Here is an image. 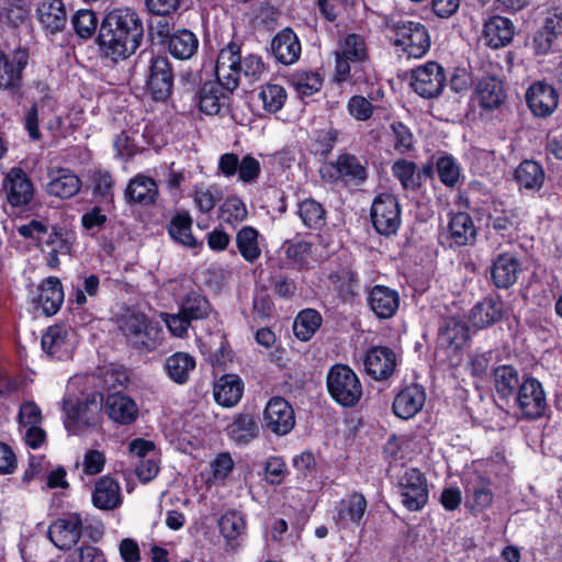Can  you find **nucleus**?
I'll list each match as a JSON object with an SVG mask.
<instances>
[{
	"label": "nucleus",
	"mask_w": 562,
	"mask_h": 562,
	"mask_svg": "<svg viewBox=\"0 0 562 562\" xmlns=\"http://www.w3.org/2000/svg\"><path fill=\"white\" fill-rule=\"evenodd\" d=\"M143 26L137 14L128 8L110 11L101 25L99 42L112 60L130 57L139 46Z\"/></svg>",
	"instance_id": "1"
},
{
	"label": "nucleus",
	"mask_w": 562,
	"mask_h": 562,
	"mask_svg": "<svg viewBox=\"0 0 562 562\" xmlns=\"http://www.w3.org/2000/svg\"><path fill=\"white\" fill-rule=\"evenodd\" d=\"M381 27L391 35L395 46L407 57L420 58L430 47V37L424 24L397 15H382Z\"/></svg>",
	"instance_id": "2"
},
{
	"label": "nucleus",
	"mask_w": 562,
	"mask_h": 562,
	"mask_svg": "<svg viewBox=\"0 0 562 562\" xmlns=\"http://www.w3.org/2000/svg\"><path fill=\"white\" fill-rule=\"evenodd\" d=\"M331 398L344 407H353L362 396V385L355 371L345 364L333 366L326 376Z\"/></svg>",
	"instance_id": "3"
},
{
	"label": "nucleus",
	"mask_w": 562,
	"mask_h": 562,
	"mask_svg": "<svg viewBox=\"0 0 562 562\" xmlns=\"http://www.w3.org/2000/svg\"><path fill=\"white\" fill-rule=\"evenodd\" d=\"M103 397L100 393H92L82 401H64L66 414L65 426L68 431L77 434L79 430L100 424L102 416Z\"/></svg>",
	"instance_id": "4"
},
{
	"label": "nucleus",
	"mask_w": 562,
	"mask_h": 562,
	"mask_svg": "<svg viewBox=\"0 0 562 562\" xmlns=\"http://www.w3.org/2000/svg\"><path fill=\"white\" fill-rule=\"evenodd\" d=\"M402 504L411 512L420 510L428 502V485L424 473L411 468L404 471L397 484Z\"/></svg>",
	"instance_id": "5"
},
{
	"label": "nucleus",
	"mask_w": 562,
	"mask_h": 562,
	"mask_svg": "<svg viewBox=\"0 0 562 562\" xmlns=\"http://www.w3.org/2000/svg\"><path fill=\"white\" fill-rule=\"evenodd\" d=\"M371 220L379 234L385 236L395 234L402 222L397 199L389 193L376 195L371 206Z\"/></svg>",
	"instance_id": "6"
},
{
	"label": "nucleus",
	"mask_w": 562,
	"mask_h": 562,
	"mask_svg": "<svg viewBox=\"0 0 562 562\" xmlns=\"http://www.w3.org/2000/svg\"><path fill=\"white\" fill-rule=\"evenodd\" d=\"M42 349L50 358L66 360L77 346L75 330L65 325L49 326L42 335Z\"/></svg>",
	"instance_id": "7"
},
{
	"label": "nucleus",
	"mask_w": 562,
	"mask_h": 562,
	"mask_svg": "<svg viewBox=\"0 0 562 562\" xmlns=\"http://www.w3.org/2000/svg\"><path fill=\"white\" fill-rule=\"evenodd\" d=\"M261 172V165L251 155H245L239 159L235 153H225L220 156L217 162V173L225 178L238 177L243 183L255 182Z\"/></svg>",
	"instance_id": "8"
},
{
	"label": "nucleus",
	"mask_w": 562,
	"mask_h": 562,
	"mask_svg": "<svg viewBox=\"0 0 562 562\" xmlns=\"http://www.w3.org/2000/svg\"><path fill=\"white\" fill-rule=\"evenodd\" d=\"M2 191L11 206L20 207L29 204L34 196V186L20 167L11 168L2 181Z\"/></svg>",
	"instance_id": "9"
},
{
	"label": "nucleus",
	"mask_w": 562,
	"mask_h": 562,
	"mask_svg": "<svg viewBox=\"0 0 562 562\" xmlns=\"http://www.w3.org/2000/svg\"><path fill=\"white\" fill-rule=\"evenodd\" d=\"M82 524L80 514L70 513L50 524L48 538L58 549L69 550L79 541Z\"/></svg>",
	"instance_id": "10"
},
{
	"label": "nucleus",
	"mask_w": 562,
	"mask_h": 562,
	"mask_svg": "<svg viewBox=\"0 0 562 562\" xmlns=\"http://www.w3.org/2000/svg\"><path fill=\"white\" fill-rule=\"evenodd\" d=\"M265 427L278 436L289 434L295 425V415L292 406L282 397H272L263 412Z\"/></svg>",
	"instance_id": "11"
},
{
	"label": "nucleus",
	"mask_w": 562,
	"mask_h": 562,
	"mask_svg": "<svg viewBox=\"0 0 562 562\" xmlns=\"http://www.w3.org/2000/svg\"><path fill=\"white\" fill-rule=\"evenodd\" d=\"M517 404L526 418L533 419L543 414L547 398L542 385L537 379H524L518 387Z\"/></svg>",
	"instance_id": "12"
},
{
	"label": "nucleus",
	"mask_w": 562,
	"mask_h": 562,
	"mask_svg": "<svg viewBox=\"0 0 562 562\" xmlns=\"http://www.w3.org/2000/svg\"><path fill=\"white\" fill-rule=\"evenodd\" d=\"M445 236L450 247L473 245L477 231L471 215L467 212L451 213Z\"/></svg>",
	"instance_id": "13"
},
{
	"label": "nucleus",
	"mask_w": 562,
	"mask_h": 562,
	"mask_svg": "<svg viewBox=\"0 0 562 562\" xmlns=\"http://www.w3.org/2000/svg\"><path fill=\"white\" fill-rule=\"evenodd\" d=\"M397 359L395 352L384 346L372 347L366 352L363 367L366 372L374 380H386L396 368Z\"/></svg>",
	"instance_id": "14"
},
{
	"label": "nucleus",
	"mask_w": 562,
	"mask_h": 562,
	"mask_svg": "<svg viewBox=\"0 0 562 562\" xmlns=\"http://www.w3.org/2000/svg\"><path fill=\"white\" fill-rule=\"evenodd\" d=\"M366 513V497L360 493H351L338 502L335 521L340 528L359 527Z\"/></svg>",
	"instance_id": "15"
},
{
	"label": "nucleus",
	"mask_w": 562,
	"mask_h": 562,
	"mask_svg": "<svg viewBox=\"0 0 562 562\" xmlns=\"http://www.w3.org/2000/svg\"><path fill=\"white\" fill-rule=\"evenodd\" d=\"M321 172L324 178L347 177L359 182H363L368 177L366 164L350 154L339 155L335 161L324 166Z\"/></svg>",
	"instance_id": "16"
},
{
	"label": "nucleus",
	"mask_w": 562,
	"mask_h": 562,
	"mask_svg": "<svg viewBox=\"0 0 562 562\" xmlns=\"http://www.w3.org/2000/svg\"><path fill=\"white\" fill-rule=\"evenodd\" d=\"M526 100L530 111L539 117L551 115L559 103L555 89L544 82L533 83L527 90Z\"/></svg>",
	"instance_id": "17"
},
{
	"label": "nucleus",
	"mask_w": 562,
	"mask_h": 562,
	"mask_svg": "<svg viewBox=\"0 0 562 562\" xmlns=\"http://www.w3.org/2000/svg\"><path fill=\"white\" fill-rule=\"evenodd\" d=\"M261 67V57L255 54L241 56L238 45L228 44L220 52L215 70H258Z\"/></svg>",
	"instance_id": "18"
},
{
	"label": "nucleus",
	"mask_w": 562,
	"mask_h": 562,
	"mask_svg": "<svg viewBox=\"0 0 562 562\" xmlns=\"http://www.w3.org/2000/svg\"><path fill=\"white\" fill-rule=\"evenodd\" d=\"M104 409L110 419L121 425H130L138 416V406L135 401L120 392L108 395Z\"/></svg>",
	"instance_id": "19"
},
{
	"label": "nucleus",
	"mask_w": 562,
	"mask_h": 562,
	"mask_svg": "<svg viewBox=\"0 0 562 562\" xmlns=\"http://www.w3.org/2000/svg\"><path fill=\"white\" fill-rule=\"evenodd\" d=\"M46 191L49 195L69 199L76 195L81 188V181L72 171L66 168L50 169L47 173Z\"/></svg>",
	"instance_id": "20"
},
{
	"label": "nucleus",
	"mask_w": 562,
	"mask_h": 562,
	"mask_svg": "<svg viewBox=\"0 0 562 562\" xmlns=\"http://www.w3.org/2000/svg\"><path fill=\"white\" fill-rule=\"evenodd\" d=\"M426 393L419 385L403 389L394 398L393 412L402 419L414 417L424 406Z\"/></svg>",
	"instance_id": "21"
},
{
	"label": "nucleus",
	"mask_w": 562,
	"mask_h": 562,
	"mask_svg": "<svg viewBox=\"0 0 562 562\" xmlns=\"http://www.w3.org/2000/svg\"><path fill=\"white\" fill-rule=\"evenodd\" d=\"M119 327L135 346L150 347L146 340L149 336V321L143 313L126 311L120 318Z\"/></svg>",
	"instance_id": "22"
},
{
	"label": "nucleus",
	"mask_w": 562,
	"mask_h": 562,
	"mask_svg": "<svg viewBox=\"0 0 562 562\" xmlns=\"http://www.w3.org/2000/svg\"><path fill=\"white\" fill-rule=\"evenodd\" d=\"M41 24L50 33L59 32L67 22V13L61 0H34Z\"/></svg>",
	"instance_id": "23"
},
{
	"label": "nucleus",
	"mask_w": 562,
	"mask_h": 562,
	"mask_svg": "<svg viewBox=\"0 0 562 562\" xmlns=\"http://www.w3.org/2000/svg\"><path fill=\"white\" fill-rule=\"evenodd\" d=\"M513 22L504 16H492L484 23L482 41L492 48L504 47L514 36Z\"/></svg>",
	"instance_id": "24"
},
{
	"label": "nucleus",
	"mask_w": 562,
	"mask_h": 562,
	"mask_svg": "<svg viewBox=\"0 0 562 562\" xmlns=\"http://www.w3.org/2000/svg\"><path fill=\"white\" fill-rule=\"evenodd\" d=\"M368 304L379 318H390L400 306V295L389 286L375 285L368 294Z\"/></svg>",
	"instance_id": "25"
},
{
	"label": "nucleus",
	"mask_w": 562,
	"mask_h": 562,
	"mask_svg": "<svg viewBox=\"0 0 562 562\" xmlns=\"http://www.w3.org/2000/svg\"><path fill=\"white\" fill-rule=\"evenodd\" d=\"M124 194L128 203L149 205L158 198V186L153 178L138 173L130 180Z\"/></svg>",
	"instance_id": "26"
},
{
	"label": "nucleus",
	"mask_w": 562,
	"mask_h": 562,
	"mask_svg": "<svg viewBox=\"0 0 562 562\" xmlns=\"http://www.w3.org/2000/svg\"><path fill=\"white\" fill-rule=\"evenodd\" d=\"M271 47L276 59L284 66L293 65L301 55L300 41L290 29L280 31L274 36Z\"/></svg>",
	"instance_id": "27"
},
{
	"label": "nucleus",
	"mask_w": 562,
	"mask_h": 562,
	"mask_svg": "<svg viewBox=\"0 0 562 562\" xmlns=\"http://www.w3.org/2000/svg\"><path fill=\"white\" fill-rule=\"evenodd\" d=\"M504 314V304L499 299L485 297L471 310L469 319L471 324L481 329L498 322Z\"/></svg>",
	"instance_id": "28"
},
{
	"label": "nucleus",
	"mask_w": 562,
	"mask_h": 562,
	"mask_svg": "<svg viewBox=\"0 0 562 562\" xmlns=\"http://www.w3.org/2000/svg\"><path fill=\"white\" fill-rule=\"evenodd\" d=\"M77 236L74 231L66 227H54L49 234L46 245L50 248L47 257V265L56 268L59 265L58 255H70Z\"/></svg>",
	"instance_id": "29"
},
{
	"label": "nucleus",
	"mask_w": 562,
	"mask_h": 562,
	"mask_svg": "<svg viewBox=\"0 0 562 562\" xmlns=\"http://www.w3.org/2000/svg\"><path fill=\"white\" fill-rule=\"evenodd\" d=\"M64 301L63 286L58 278L48 277L38 286L36 305L46 315H54L58 312Z\"/></svg>",
	"instance_id": "30"
},
{
	"label": "nucleus",
	"mask_w": 562,
	"mask_h": 562,
	"mask_svg": "<svg viewBox=\"0 0 562 562\" xmlns=\"http://www.w3.org/2000/svg\"><path fill=\"white\" fill-rule=\"evenodd\" d=\"M520 272L518 259L508 252L497 256L492 268V279L497 288L507 289L513 285Z\"/></svg>",
	"instance_id": "31"
},
{
	"label": "nucleus",
	"mask_w": 562,
	"mask_h": 562,
	"mask_svg": "<svg viewBox=\"0 0 562 562\" xmlns=\"http://www.w3.org/2000/svg\"><path fill=\"white\" fill-rule=\"evenodd\" d=\"M244 384L236 374H225L221 376L214 385L215 401L225 407L235 406L241 398Z\"/></svg>",
	"instance_id": "32"
},
{
	"label": "nucleus",
	"mask_w": 562,
	"mask_h": 562,
	"mask_svg": "<svg viewBox=\"0 0 562 562\" xmlns=\"http://www.w3.org/2000/svg\"><path fill=\"white\" fill-rule=\"evenodd\" d=\"M223 87L217 80H205L198 93L200 112L206 115H216L222 108V101L226 99Z\"/></svg>",
	"instance_id": "33"
},
{
	"label": "nucleus",
	"mask_w": 562,
	"mask_h": 562,
	"mask_svg": "<svg viewBox=\"0 0 562 562\" xmlns=\"http://www.w3.org/2000/svg\"><path fill=\"white\" fill-rule=\"evenodd\" d=\"M479 103L491 110L499 106L505 100L503 83L493 75L484 76L476 86Z\"/></svg>",
	"instance_id": "34"
},
{
	"label": "nucleus",
	"mask_w": 562,
	"mask_h": 562,
	"mask_svg": "<svg viewBox=\"0 0 562 562\" xmlns=\"http://www.w3.org/2000/svg\"><path fill=\"white\" fill-rule=\"evenodd\" d=\"M235 243L245 261L254 263L261 256V238L259 232L252 226L241 227L235 237Z\"/></svg>",
	"instance_id": "35"
},
{
	"label": "nucleus",
	"mask_w": 562,
	"mask_h": 562,
	"mask_svg": "<svg viewBox=\"0 0 562 562\" xmlns=\"http://www.w3.org/2000/svg\"><path fill=\"white\" fill-rule=\"evenodd\" d=\"M92 502L100 509H113L119 506L121 503L119 483L109 476H102L95 484Z\"/></svg>",
	"instance_id": "36"
},
{
	"label": "nucleus",
	"mask_w": 562,
	"mask_h": 562,
	"mask_svg": "<svg viewBox=\"0 0 562 562\" xmlns=\"http://www.w3.org/2000/svg\"><path fill=\"white\" fill-rule=\"evenodd\" d=\"M465 494L471 501V506L477 510L487 508L493 502L490 481L479 474L469 476L465 484Z\"/></svg>",
	"instance_id": "37"
},
{
	"label": "nucleus",
	"mask_w": 562,
	"mask_h": 562,
	"mask_svg": "<svg viewBox=\"0 0 562 562\" xmlns=\"http://www.w3.org/2000/svg\"><path fill=\"white\" fill-rule=\"evenodd\" d=\"M515 179L519 188L538 191L544 183L546 173L539 162L535 160H524L515 170Z\"/></svg>",
	"instance_id": "38"
},
{
	"label": "nucleus",
	"mask_w": 562,
	"mask_h": 562,
	"mask_svg": "<svg viewBox=\"0 0 562 562\" xmlns=\"http://www.w3.org/2000/svg\"><path fill=\"white\" fill-rule=\"evenodd\" d=\"M194 369L195 359L187 352H176L165 363L168 376L177 384L187 383Z\"/></svg>",
	"instance_id": "39"
},
{
	"label": "nucleus",
	"mask_w": 562,
	"mask_h": 562,
	"mask_svg": "<svg viewBox=\"0 0 562 562\" xmlns=\"http://www.w3.org/2000/svg\"><path fill=\"white\" fill-rule=\"evenodd\" d=\"M367 58V49L363 40L355 34H350L345 38L341 53L336 52L337 70H348L349 61H363Z\"/></svg>",
	"instance_id": "40"
},
{
	"label": "nucleus",
	"mask_w": 562,
	"mask_h": 562,
	"mask_svg": "<svg viewBox=\"0 0 562 562\" xmlns=\"http://www.w3.org/2000/svg\"><path fill=\"white\" fill-rule=\"evenodd\" d=\"M445 72H412L411 87L423 98H434L443 88Z\"/></svg>",
	"instance_id": "41"
},
{
	"label": "nucleus",
	"mask_w": 562,
	"mask_h": 562,
	"mask_svg": "<svg viewBox=\"0 0 562 562\" xmlns=\"http://www.w3.org/2000/svg\"><path fill=\"white\" fill-rule=\"evenodd\" d=\"M468 339V327L461 321L451 317L443 321L440 331V344L453 349H460Z\"/></svg>",
	"instance_id": "42"
},
{
	"label": "nucleus",
	"mask_w": 562,
	"mask_h": 562,
	"mask_svg": "<svg viewBox=\"0 0 562 562\" xmlns=\"http://www.w3.org/2000/svg\"><path fill=\"white\" fill-rule=\"evenodd\" d=\"M168 233L170 237L190 248L199 245L198 240L192 235V218L188 213H178L169 222Z\"/></svg>",
	"instance_id": "43"
},
{
	"label": "nucleus",
	"mask_w": 562,
	"mask_h": 562,
	"mask_svg": "<svg viewBox=\"0 0 562 562\" xmlns=\"http://www.w3.org/2000/svg\"><path fill=\"white\" fill-rule=\"evenodd\" d=\"M322 315L312 308L301 311L293 325L294 335L302 341H307L322 325Z\"/></svg>",
	"instance_id": "44"
},
{
	"label": "nucleus",
	"mask_w": 562,
	"mask_h": 562,
	"mask_svg": "<svg viewBox=\"0 0 562 562\" xmlns=\"http://www.w3.org/2000/svg\"><path fill=\"white\" fill-rule=\"evenodd\" d=\"M297 215L302 223L310 228H321L326 224V211L314 199H304L297 205Z\"/></svg>",
	"instance_id": "45"
},
{
	"label": "nucleus",
	"mask_w": 562,
	"mask_h": 562,
	"mask_svg": "<svg viewBox=\"0 0 562 562\" xmlns=\"http://www.w3.org/2000/svg\"><path fill=\"white\" fill-rule=\"evenodd\" d=\"M228 436L237 443H248L258 434V426L251 415H238L227 426Z\"/></svg>",
	"instance_id": "46"
},
{
	"label": "nucleus",
	"mask_w": 562,
	"mask_h": 562,
	"mask_svg": "<svg viewBox=\"0 0 562 562\" xmlns=\"http://www.w3.org/2000/svg\"><path fill=\"white\" fill-rule=\"evenodd\" d=\"M196 48L198 38L188 30L177 32L169 40V52L178 59H189L196 52Z\"/></svg>",
	"instance_id": "47"
},
{
	"label": "nucleus",
	"mask_w": 562,
	"mask_h": 562,
	"mask_svg": "<svg viewBox=\"0 0 562 562\" xmlns=\"http://www.w3.org/2000/svg\"><path fill=\"white\" fill-rule=\"evenodd\" d=\"M494 383L502 397L510 396L520 385L517 370L512 366H499L494 370Z\"/></svg>",
	"instance_id": "48"
},
{
	"label": "nucleus",
	"mask_w": 562,
	"mask_h": 562,
	"mask_svg": "<svg viewBox=\"0 0 562 562\" xmlns=\"http://www.w3.org/2000/svg\"><path fill=\"white\" fill-rule=\"evenodd\" d=\"M247 215L246 204L238 196H228L220 209L221 221L233 227L245 221Z\"/></svg>",
	"instance_id": "49"
},
{
	"label": "nucleus",
	"mask_w": 562,
	"mask_h": 562,
	"mask_svg": "<svg viewBox=\"0 0 562 562\" xmlns=\"http://www.w3.org/2000/svg\"><path fill=\"white\" fill-rule=\"evenodd\" d=\"M180 311L192 322L205 318L211 311V306L204 296L192 291L183 299Z\"/></svg>",
	"instance_id": "50"
},
{
	"label": "nucleus",
	"mask_w": 562,
	"mask_h": 562,
	"mask_svg": "<svg viewBox=\"0 0 562 562\" xmlns=\"http://www.w3.org/2000/svg\"><path fill=\"white\" fill-rule=\"evenodd\" d=\"M218 527L224 539L227 542H232L245 532L246 521L240 513L232 510L221 517Z\"/></svg>",
	"instance_id": "51"
},
{
	"label": "nucleus",
	"mask_w": 562,
	"mask_h": 562,
	"mask_svg": "<svg viewBox=\"0 0 562 562\" xmlns=\"http://www.w3.org/2000/svg\"><path fill=\"white\" fill-rule=\"evenodd\" d=\"M488 225L503 237L513 238L517 235L518 222L513 211H495L488 216Z\"/></svg>",
	"instance_id": "52"
},
{
	"label": "nucleus",
	"mask_w": 562,
	"mask_h": 562,
	"mask_svg": "<svg viewBox=\"0 0 562 562\" xmlns=\"http://www.w3.org/2000/svg\"><path fill=\"white\" fill-rule=\"evenodd\" d=\"M172 85V72H150L147 81L148 90L156 101H165L171 93Z\"/></svg>",
	"instance_id": "53"
},
{
	"label": "nucleus",
	"mask_w": 562,
	"mask_h": 562,
	"mask_svg": "<svg viewBox=\"0 0 562 562\" xmlns=\"http://www.w3.org/2000/svg\"><path fill=\"white\" fill-rule=\"evenodd\" d=\"M259 98L266 111L276 113L283 108L286 101V92L279 85H266L262 87Z\"/></svg>",
	"instance_id": "54"
},
{
	"label": "nucleus",
	"mask_w": 562,
	"mask_h": 562,
	"mask_svg": "<svg viewBox=\"0 0 562 562\" xmlns=\"http://www.w3.org/2000/svg\"><path fill=\"white\" fill-rule=\"evenodd\" d=\"M71 23L77 35L81 38H90L98 27L97 15L87 9L77 11L72 16Z\"/></svg>",
	"instance_id": "55"
},
{
	"label": "nucleus",
	"mask_w": 562,
	"mask_h": 562,
	"mask_svg": "<svg viewBox=\"0 0 562 562\" xmlns=\"http://www.w3.org/2000/svg\"><path fill=\"white\" fill-rule=\"evenodd\" d=\"M436 169L440 181L447 187H454L461 176V169L452 156H442L437 160Z\"/></svg>",
	"instance_id": "56"
},
{
	"label": "nucleus",
	"mask_w": 562,
	"mask_h": 562,
	"mask_svg": "<svg viewBox=\"0 0 562 562\" xmlns=\"http://www.w3.org/2000/svg\"><path fill=\"white\" fill-rule=\"evenodd\" d=\"M293 86L302 97H311L319 91L323 79L319 72H295L292 78Z\"/></svg>",
	"instance_id": "57"
},
{
	"label": "nucleus",
	"mask_w": 562,
	"mask_h": 562,
	"mask_svg": "<svg viewBox=\"0 0 562 562\" xmlns=\"http://www.w3.org/2000/svg\"><path fill=\"white\" fill-rule=\"evenodd\" d=\"M235 462L229 453L222 452L211 462V477L213 483L222 484L232 473Z\"/></svg>",
	"instance_id": "58"
},
{
	"label": "nucleus",
	"mask_w": 562,
	"mask_h": 562,
	"mask_svg": "<svg viewBox=\"0 0 562 562\" xmlns=\"http://www.w3.org/2000/svg\"><path fill=\"white\" fill-rule=\"evenodd\" d=\"M192 196L195 207L202 213L212 211L218 201L216 189L204 184L195 186Z\"/></svg>",
	"instance_id": "59"
},
{
	"label": "nucleus",
	"mask_w": 562,
	"mask_h": 562,
	"mask_svg": "<svg viewBox=\"0 0 562 562\" xmlns=\"http://www.w3.org/2000/svg\"><path fill=\"white\" fill-rule=\"evenodd\" d=\"M416 165L406 159H400L392 167L393 175L400 180L404 189H414L417 187Z\"/></svg>",
	"instance_id": "60"
},
{
	"label": "nucleus",
	"mask_w": 562,
	"mask_h": 562,
	"mask_svg": "<svg viewBox=\"0 0 562 562\" xmlns=\"http://www.w3.org/2000/svg\"><path fill=\"white\" fill-rule=\"evenodd\" d=\"M106 458L103 451L90 449L83 454L81 468L86 475H97L101 473L105 467Z\"/></svg>",
	"instance_id": "61"
},
{
	"label": "nucleus",
	"mask_w": 562,
	"mask_h": 562,
	"mask_svg": "<svg viewBox=\"0 0 562 562\" xmlns=\"http://www.w3.org/2000/svg\"><path fill=\"white\" fill-rule=\"evenodd\" d=\"M286 465L282 458L270 457L265 464V477L269 484L279 485L286 475Z\"/></svg>",
	"instance_id": "62"
},
{
	"label": "nucleus",
	"mask_w": 562,
	"mask_h": 562,
	"mask_svg": "<svg viewBox=\"0 0 562 562\" xmlns=\"http://www.w3.org/2000/svg\"><path fill=\"white\" fill-rule=\"evenodd\" d=\"M42 424V411L34 402H25L19 412L20 429Z\"/></svg>",
	"instance_id": "63"
},
{
	"label": "nucleus",
	"mask_w": 562,
	"mask_h": 562,
	"mask_svg": "<svg viewBox=\"0 0 562 562\" xmlns=\"http://www.w3.org/2000/svg\"><path fill=\"white\" fill-rule=\"evenodd\" d=\"M161 318L170 333L176 337H183L190 326L191 321L181 311L177 314L162 313Z\"/></svg>",
	"instance_id": "64"
}]
</instances>
